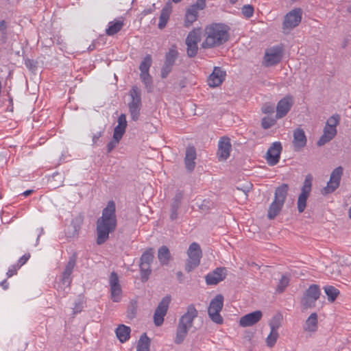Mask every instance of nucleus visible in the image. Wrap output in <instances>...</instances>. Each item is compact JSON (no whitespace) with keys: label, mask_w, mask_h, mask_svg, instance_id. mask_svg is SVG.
<instances>
[{"label":"nucleus","mask_w":351,"mask_h":351,"mask_svg":"<svg viewBox=\"0 0 351 351\" xmlns=\"http://www.w3.org/2000/svg\"><path fill=\"white\" fill-rule=\"evenodd\" d=\"M116 206L113 201L108 202L102 211V215L97 220V244L102 245L109 238V234L117 227Z\"/></svg>","instance_id":"1"},{"label":"nucleus","mask_w":351,"mask_h":351,"mask_svg":"<svg viewBox=\"0 0 351 351\" xmlns=\"http://www.w3.org/2000/svg\"><path fill=\"white\" fill-rule=\"evenodd\" d=\"M230 27L223 23H212L204 29L205 40L202 44L204 49L222 45L229 39Z\"/></svg>","instance_id":"2"},{"label":"nucleus","mask_w":351,"mask_h":351,"mask_svg":"<svg viewBox=\"0 0 351 351\" xmlns=\"http://www.w3.org/2000/svg\"><path fill=\"white\" fill-rule=\"evenodd\" d=\"M198 311L193 304L186 308V311L180 317L176 328L174 343L181 344L185 339L189 330L192 328L194 319L197 317Z\"/></svg>","instance_id":"3"},{"label":"nucleus","mask_w":351,"mask_h":351,"mask_svg":"<svg viewBox=\"0 0 351 351\" xmlns=\"http://www.w3.org/2000/svg\"><path fill=\"white\" fill-rule=\"evenodd\" d=\"M288 189L289 186L287 184H282L276 188L274 199L268 210L267 217L269 219H274L280 212L286 199Z\"/></svg>","instance_id":"4"},{"label":"nucleus","mask_w":351,"mask_h":351,"mask_svg":"<svg viewBox=\"0 0 351 351\" xmlns=\"http://www.w3.org/2000/svg\"><path fill=\"white\" fill-rule=\"evenodd\" d=\"M154 250L152 247L147 249L141 255L139 261V268L141 281H147L152 274L151 264L153 262Z\"/></svg>","instance_id":"5"},{"label":"nucleus","mask_w":351,"mask_h":351,"mask_svg":"<svg viewBox=\"0 0 351 351\" xmlns=\"http://www.w3.org/2000/svg\"><path fill=\"white\" fill-rule=\"evenodd\" d=\"M223 306V296L221 294H217L213 298L209 304L208 314L210 319L215 324H223V319L220 315V312Z\"/></svg>","instance_id":"6"},{"label":"nucleus","mask_w":351,"mask_h":351,"mask_svg":"<svg viewBox=\"0 0 351 351\" xmlns=\"http://www.w3.org/2000/svg\"><path fill=\"white\" fill-rule=\"evenodd\" d=\"M188 259L185 265V270L187 272H191L193 269L196 268L200 263L202 258V250L198 243H192L188 249Z\"/></svg>","instance_id":"7"},{"label":"nucleus","mask_w":351,"mask_h":351,"mask_svg":"<svg viewBox=\"0 0 351 351\" xmlns=\"http://www.w3.org/2000/svg\"><path fill=\"white\" fill-rule=\"evenodd\" d=\"M130 95L132 101L128 104L129 112L132 119L136 121L139 118L142 106L141 91L136 86H133Z\"/></svg>","instance_id":"8"},{"label":"nucleus","mask_w":351,"mask_h":351,"mask_svg":"<svg viewBox=\"0 0 351 351\" xmlns=\"http://www.w3.org/2000/svg\"><path fill=\"white\" fill-rule=\"evenodd\" d=\"M302 11L300 8H295L288 12L284 18L282 23L283 32L288 34L291 29L297 27L302 20Z\"/></svg>","instance_id":"9"},{"label":"nucleus","mask_w":351,"mask_h":351,"mask_svg":"<svg viewBox=\"0 0 351 351\" xmlns=\"http://www.w3.org/2000/svg\"><path fill=\"white\" fill-rule=\"evenodd\" d=\"M178 51L176 47L173 45L165 54V59L160 71V75L162 79L166 78L171 72L173 66L176 64V61L178 58Z\"/></svg>","instance_id":"10"},{"label":"nucleus","mask_w":351,"mask_h":351,"mask_svg":"<svg viewBox=\"0 0 351 351\" xmlns=\"http://www.w3.org/2000/svg\"><path fill=\"white\" fill-rule=\"evenodd\" d=\"M313 176L308 174L305 177L303 186L301 189V193L298 199V210L299 213H302L306 206V200L310 195L312 188Z\"/></svg>","instance_id":"11"},{"label":"nucleus","mask_w":351,"mask_h":351,"mask_svg":"<svg viewBox=\"0 0 351 351\" xmlns=\"http://www.w3.org/2000/svg\"><path fill=\"white\" fill-rule=\"evenodd\" d=\"M171 298L170 295L165 296L159 302L154 314V322L156 326H160L164 322V317L166 315Z\"/></svg>","instance_id":"12"},{"label":"nucleus","mask_w":351,"mask_h":351,"mask_svg":"<svg viewBox=\"0 0 351 351\" xmlns=\"http://www.w3.org/2000/svg\"><path fill=\"white\" fill-rule=\"evenodd\" d=\"M320 289L317 285H311L306 289L302 299V304L304 308L315 306V302L320 295Z\"/></svg>","instance_id":"13"},{"label":"nucleus","mask_w":351,"mask_h":351,"mask_svg":"<svg viewBox=\"0 0 351 351\" xmlns=\"http://www.w3.org/2000/svg\"><path fill=\"white\" fill-rule=\"evenodd\" d=\"M77 259V254L76 252L73 253V254L69 257V261L66 265L64 270L62 272V274L60 278V282L62 284V285H64L66 287L70 286L72 281L71 274L75 266Z\"/></svg>","instance_id":"14"},{"label":"nucleus","mask_w":351,"mask_h":351,"mask_svg":"<svg viewBox=\"0 0 351 351\" xmlns=\"http://www.w3.org/2000/svg\"><path fill=\"white\" fill-rule=\"evenodd\" d=\"M77 259V254L76 252L73 253V254L69 257V261L66 265L64 270L62 272V274L60 278V282L62 284V285H64L66 287L70 286L72 281L71 274L75 266Z\"/></svg>","instance_id":"15"},{"label":"nucleus","mask_w":351,"mask_h":351,"mask_svg":"<svg viewBox=\"0 0 351 351\" xmlns=\"http://www.w3.org/2000/svg\"><path fill=\"white\" fill-rule=\"evenodd\" d=\"M343 171V168L339 166L332 171L330 180L328 182L327 186L324 188L325 194L331 193L339 187Z\"/></svg>","instance_id":"16"},{"label":"nucleus","mask_w":351,"mask_h":351,"mask_svg":"<svg viewBox=\"0 0 351 351\" xmlns=\"http://www.w3.org/2000/svg\"><path fill=\"white\" fill-rule=\"evenodd\" d=\"M293 97L287 95L282 98L277 104L276 106V119H281L285 117L293 105Z\"/></svg>","instance_id":"17"},{"label":"nucleus","mask_w":351,"mask_h":351,"mask_svg":"<svg viewBox=\"0 0 351 351\" xmlns=\"http://www.w3.org/2000/svg\"><path fill=\"white\" fill-rule=\"evenodd\" d=\"M282 150L280 142L276 141L271 144L266 153V160L269 165H276L279 162Z\"/></svg>","instance_id":"18"},{"label":"nucleus","mask_w":351,"mask_h":351,"mask_svg":"<svg viewBox=\"0 0 351 351\" xmlns=\"http://www.w3.org/2000/svg\"><path fill=\"white\" fill-rule=\"evenodd\" d=\"M282 56L281 47L276 46L266 51L264 60L267 66H273L279 63Z\"/></svg>","instance_id":"19"},{"label":"nucleus","mask_w":351,"mask_h":351,"mask_svg":"<svg viewBox=\"0 0 351 351\" xmlns=\"http://www.w3.org/2000/svg\"><path fill=\"white\" fill-rule=\"evenodd\" d=\"M232 145L228 136L221 137L218 143L217 157L219 161H224L230 156Z\"/></svg>","instance_id":"20"},{"label":"nucleus","mask_w":351,"mask_h":351,"mask_svg":"<svg viewBox=\"0 0 351 351\" xmlns=\"http://www.w3.org/2000/svg\"><path fill=\"white\" fill-rule=\"evenodd\" d=\"M227 270L225 267H217L205 276L206 282L208 285H215L226 277Z\"/></svg>","instance_id":"21"},{"label":"nucleus","mask_w":351,"mask_h":351,"mask_svg":"<svg viewBox=\"0 0 351 351\" xmlns=\"http://www.w3.org/2000/svg\"><path fill=\"white\" fill-rule=\"evenodd\" d=\"M263 316L261 311H255L242 316L239 320V325L242 327L252 326L258 323Z\"/></svg>","instance_id":"22"},{"label":"nucleus","mask_w":351,"mask_h":351,"mask_svg":"<svg viewBox=\"0 0 351 351\" xmlns=\"http://www.w3.org/2000/svg\"><path fill=\"white\" fill-rule=\"evenodd\" d=\"M293 145L295 151H300L302 148L306 146L307 139L303 129L300 128H296L293 131Z\"/></svg>","instance_id":"23"},{"label":"nucleus","mask_w":351,"mask_h":351,"mask_svg":"<svg viewBox=\"0 0 351 351\" xmlns=\"http://www.w3.org/2000/svg\"><path fill=\"white\" fill-rule=\"evenodd\" d=\"M196 150L193 146H188L186 148L184 165L185 168L189 172H192L196 165L195 160L196 159Z\"/></svg>","instance_id":"24"},{"label":"nucleus","mask_w":351,"mask_h":351,"mask_svg":"<svg viewBox=\"0 0 351 351\" xmlns=\"http://www.w3.org/2000/svg\"><path fill=\"white\" fill-rule=\"evenodd\" d=\"M226 72L219 67H215L213 73L210 75L208 82L211 87H217L221 84L224 80Z\"/></svg>","instance_id":"25"},{"label":"nucleus","mask_w":351,"mask_h":351,"mask_svg":"<svg viewBox=\"0 0 351 351\" xmlns=\"http://www.w3.org/2000/svg\"><path fill=\"white\" fill-rule=\"evenodd\" d=\"M183 195L181 192H178L173 197L170 208V219L174 221L178 219V210L180 208Z\"/></svg>","instance_id":"26"},{"label":"nucleus","mask_w":351,"mask_h":351,"mask_svg":"<svg viewBox=\"0 0 351 351\" xmlns=\"http://www.w3.org/2000/svg\"><path fill=\"white\" fill-rule=\"evenodd\" d=\"M337 134V128H333L328 125H325L324 133L317 142V145L319 147L324 145L330 141Z\"/></svg>","instance_id":"27"},{"label":"nucleus","mask_w":351,"mask_h":351,"mask_svg":"<svg viewBox=\"0 0 351 351\" xmlns=\"http://www.w3.org/2000/svg\"><path fill=\"white\" fill-rule=\"evenodd\" d=\"M157 256L161 265H168L172 259L170 251L166 245H162L158 248Z\"/></svg>","instance_id":"28"},{"label":"nucleus","mask_w":351,"mask_h":351,"mask_svg":"<svg viewBox=\"0 0 351 351\" xmlns=\"http://www.w3.org/2000/svg\"><path fill=\"white\" fill-rule=\"evenodd\" d=\"M131 329L129 326L120 324L115 330L117 337L121 343L127 341L130 337Z\"/></svg>","instance_id":"29"},{"label":"nucleus","mask_w":351,"mask_h":351,"mask_svg":"<svg viewBox=\"0 0 351 351\" xmlns=\"http://www.w3.org/2000/svg\"><path fill=\"white\" fill-rule=\"evenodd\" d=\"M171 12V7L167 4L161 10L158 27L162 29L167 25Z\"/></svg>","instance_id":"30"},{"label":"nucleus","mask_w":351,"mask_h":351,"mask_svg":"<svg viewBox=\"0 0 351 351\" xmlns=\"http://www.w3.org/2000/svg\"><path fill=\"white\" fill-rule=\"evenodd\" d=\"M197 16L198 12L195 10V8L189 7L185 14L184 26L186 27H190L193 22L197 21Z\"/></svg>","instance_id":"31"},{"label":"nucleus","mask_w":351,"mask_h":351,"mask_svg":"<svg viewBox=\"0 0 351 351\" xmlns=\"http://www.w3.org/2000/svg\"><path fill=\"white\" fill-rule=\"evenodd\" d=\"M123 25L124 23L122 20L111 21L108 23V27L106 29V34L108 36H113L122 29Z\"/></svg>","instance_id":"32"},{"label":"nucleus","mask_w":351,"mask_h":351,"mask_svg":"<svg viewBox=\"0 0 351 351\" xmlns=\"http://www.w3.org/2000/svg\"><path fill=\"white\" fill-rule=\"evenodd\" d=\"M151 340L145 332L140 337L137 346L136 351H149Z\"/></svg>","instance_id":"33"},{"label":"nucleus","mask_w":351,"mask_h":351,"mask_svg":"<svg viewBox=\"0 0 351 351\" xmlns=\"http://www.w3.org/2000/svg\"><path fill=\"white\" fill-rule=\"evenodd\" d=\"M317 328V315L316 313H313L308 317L306 322L305 330L311 332H315Z\"/></svg>","instance_id":"34"},{"label":"nucleus","mask_w":351,"mask_h":351,"mask_svg":"<svg viewBox=\"0 0 351 351\" xmlns=\"http://www.w3.org/2000/svg\"><path fill=\"white\" fill-rule=\"evenodd\" d=\"M140 78L141 82L145 85V88H146L147 91L148 93L152 92L154 88L153 80L149 73H140Z\"/></svg>","instance_id":"35"},{"label":"nucleus","mask_w":351,"mask_h":351,"mask_svg":"<svg viewBox=\"0 0 351 351\" xmlns=\"http://www.w3.org/2000/svg\"><path fill=\"white\" fill-rule=\"evenodd\" d=\"M324 290L328 297V301L331 302H334L339 294V291L336 287L331 285L325 286Z\"/></svg>","instance_id":"36"},{"label":"nucleus","mask_w":351,"mask_h":351,"mask_svg":"<svg viewBox=\"0 0 351 351\" xmlns=\"http://www.w3.org/2000/svg\"><path fill=\"white\" fill-rule=\"evenodd\" d=\"M201 40L200 29H193L186 38L185 43L197 44Z\"/></svg>","instance_id":"37"},{"label":"nucleus","mask_w":351,"mask_h":351,"mask_svg":"<svg viewBox=\"0 0 351 351\" xmlns=\"http://www.w3.org/2000/svg\"><path fill=\"white\" fill-rule=\"evenodd\" d=\"M152 56L149 54H147L141 61L139 66V70L141 71V73H149V68L152 66Z\"/></svg>","instance_id":"38"},{"label":"nucleus","mask_w":351,"mask_h":351,"mask_svg":"<svg viewBox=\"0 0 351 351\" xmlns=\"http://www.w3.org/2000/svg\"><path fill=\"white\" fill-rule=\"evenodd\" d=\"M138 304L136 300H131L128 306L126 316L130 319H133L137 313Z\"/></svg>","instance_id":"39"},{"label":"nucleus","mask_w":351,"mask_h":351,"mask_svg":"<svg viewBox=\"0 0 351 351\" xmlns=\"http://www.w3.org/2000/svg\"><path fill=\"white\" fill-rule=\"evenodd\" d=\"M278 338V332L271 330L266 339L267 346L269 348H272L276 343Z\"/></svg>","instance_id":"40"},{"label":"nucleus","mask_w":351,"mask_h":351,"mask_svg":"<svg viewBox=\"0 0 351 351\" xmlns=\"http://www.w3.org/2000/svg\"><path fill=\"white\" fill-rule=\"evenodd\" d=\"M289 282V278L285 276L282 275L281 278L279 280L276 291L282 293L285 291V288L288 286Z\"/></svg>","instance_id":"41"},{"label":"nucleus","mask_w":351,"mask_h":351,"mask_svg":"<svg viewBox=\"0 0 351 351\" xmlns=\"http://www.w3.org/2000/svg\"><path fill=\"white\" fill-rule=\"evenodd\" d=\"M111 298L113 302H118L121 298V286L110 287Z\"/></svg>","instance_id":"42"},{"label":"nucleus","mask_w":351,"mask_h":351,"mask_svg":"<svg viewBox=\"0 0 351 351\" xmlns=\"http://www.w3.org/2000/svg\"><path fill=\"white\" fill-rule=\"evenodd\" d=\"M187 46L186 53L189 57L193 58L197 55L198 47L196 43H186Z\"/></svg>","instance_id":"43"},{"label":"nucleus","mask_w":351,"mask_h":351,"mask_svg":"<svg viewBox=\"0 0 351 351\" xmlns=\"http://www.w3.org/2000/svg\"><path fill=\"white\" fill-rule=\"evenodd\" d=\"M280 322L281 318L280 315L274 316L269 322L270 330L278 332L281 324Z\"/></svg>","instance_id":"44"},{"label":"nucleus","mask_w":351,"mask_h":351,"mask_svg":"<svg viewBox=\"0 0 351 351\" xmlns=\"http://www.w3.org/2000/svg\"><path fill=\"white\" fill-rule=\"evenodd\" d=\"M126 128L117 125L113 132V138L115 141H120L125 132Z\"/></svg>","instance_id":"45"},{"label":"nucleus","mask_w":351,"mask_h":351,"mask_svg":"<svg viewBox=\"0 0 351 351\" xmlns=\"http://www.w3.org/2000/svg\"><path fill=\"white\" fill-rule=\"evenodd\" d=\"M340 121V116L337 114H334L328 118L327 120L326 125L332 127L333 128H336L337 125H339Z\"/></svg>","instance_id":"46"},{"label":"nucleus","mask_w":351,"mask_h":351,"mask_svg":"<svg viewBox=\"0 0 351 351\" xmlns=\"http://www.w3.org/2000/svg\"><path fill=\"white\" fill-rule=\"evenodd\" d=\"M276 123V119L271 117H264L261 121V126L263 129L267 130Z\"/></svg>","instance_id":"47"},{"label":"nucleus","mask_w":351,"mask_h":351,"mask_svg":"<svg viewBox=\"0 0 351 351\" xmlns=\"http://www.w3.org/2000/svg\"><path fill=\"white\" fill-rule=\"evenodd\" d=\"M254 7L251 5H245L241 8V12L246 18H250L254 14Z\"/></svg>","instance_id":"48"},{"label":"nucleus","mask_w":351,"mask_h":351,"mask_svg":"<svg viewBox=\"0 0 351 351\" xmlns=\"http://www.w3.org/2000/svg\"><path fill=\"white\" fill-rule=\"evenodd\" d=\"M109 284H110V287L120 285L119 281V277L116 272L112 271L110 274V276L109 278Z\"/></svg>","instance_id":"49"},{"label":"nucleus","mask_w":351,"mask_h":351,"mask_svg":"<svg viewBox=\"0 0 351 351\" xmlns=\"http://www.w3.org/2000/svg\"><path fill=\"white\" fill-rule=\"evenodd\" d=\"M191 8H194L195 10L197 12L199 10H203L206 7V1L205 0H197L195 3L190 5Z\"/></svg>","instance_id":"50"},{"label":"nucleus","mask_w":351,"mask_h":351,"mask_svg":"<svg viewBox=\"0 0 351 351\" xmlns=\"http://www.w3.org/2000/svg\"><path fill=\"white\" fill-rule=\"evenodd\" d=\"M20 267L16 264L12 265V266H10L6 273L8 278H10V277L13 276L14 275L16 274L17 270Z\"/></svg>","instance_id":"51"},{"label":"nucleus","mask_w":351,"mask_h":351,"mask_svg":"<svg viewBox=\"0 0 351 351\" xmlns=\"http://www.w3.org/2000/svg\"><path fill=\"white\" fill-rule=\"evenodd\" d=\"M36 62L31 59H27L25 61V64L27 68L31 71H34L37 68Z\"/></svg>","instance_id":"52"},{"label":"nucleus","mask_w":351,"mask_h":351,"mask_svg":"<svg viewBox=\"0 0 351 351\" xmlns=\"http://www.w3.org/2000/svg\"><path fill=\"white\" fill-rule=\"evenodd\" d=\"M120 141H115V138L112 137V140H111L106 146L107 148V153H110L113 149L117 146V145L119 143Z\"/></svg>","instance_id":"53"},{"label":"nucleus","mask_w":351,"mask_h":351,"mask_svg":"<svg viewBox=\"0 0 351 351\" xmlns=\"http://www.w3.org/2000/svg\"><path fill=\"white\" fill-rule=\"evenodd\" d=\"M29 258H30V254L29 253L24 254L19 258L16 265L19 267H22L24 264L26 263V262L29 260Z\"/></svg>","instance_id":"54"},{"label":"nucleus","mask_w":351,"mask_h":351,"mask_svg":"<svg viewBox=\"0 0 351 351\" xmlns=\"http://www.w3.org/2000/svg\"><path fill=\"white\" fill-rule=\"evenodd\" d=\"M119 126H122L124 128L127 127V121H126V116L125 114H121L117 120Z\"/></svg>","instance_id":"55"},{"label":"nucleus","mask_w":351,"mask_h":351,"mask_svg":"<svg viewBox=\"0 0 351 351\" xmlns=\"http://www.w3.org/2000/svg\"><path fill=\"white\" fill-rule=\"evenodd\" d=\"M103 134H104V130L99 131L97 133L93 134V136L92 137L93 145H95L97 143V141L103 135Z\"/></svg>","instance_id":"56"},{"label":"nucleus","mask_w":351,"mask_h":351,"mask_svg":"<svg viewBox=\"0 0 351 351\" xmlns=\"http://www.w3.org/2000/svg\"><path fill=\"white\" fill-rule=\"evenodd\" d=\"M274 107L271 106H269V105H265L263 108V112L265 114H270V113L274 112Z\"/></svg>","instance_id":"57"},{"label":"nucleus","mask_w":351,"mask_h":351,"mask_svg":"<svg viewBox=\"0 0 351 351\" xmlns=\"http://www.w3.org/2000/svg\"><path fill=\"white\" fill-rule=\"evenodd\" d=\"M7 29L6 22L4 20L0 21V32H5Z\"/></svg>","instance_id":"58"},{"label":"nucleus","mask_w":351,"mask_h":351,"mask_svg":"<svg viewBox=\"0 0 351 351\" xmlns=\"http://www.w3.org/2000/svg\"><path fill=\"white\" fill-rule=\"evenodd\" d=\"M82 310V306L81 304H76L75 307L73 308V313H80Z\"/></svg>","instance_id":"59"},{"label":"nucleus","mask_w":351,"mask_h":351,"mask_svg":"<svg viewBox=\"0 0 351 351\" xmlns=\"http://www.w3.org/2000/svg\"><path fill=\"white\" fill-rule=\"evenodd\" d=\"M0 287H2L4 290H7L9 287V283L6 280H4L0 282Z\"/></svg>","instance_id":"60"},{"label":"nucleus","mask_w":351,"mask_h":351,"mask_svg":"<svg viewBox=\"0 0 351 351\" xmlns=\"http://www.w3.org/2000/svg\"><path fill=\"white\" fill-rule=\"evenodd\" d=\"M176 276H177V278L179 281V282H182L183 281V274L182 271H178L176 273Z\"/></svg>","instance_id":"61"},{"label":"nucleus","mask_w":351,"mask_h":351,"mask_svg":"<svg viewBox=\"0 0 351 351\" xmlns=\"http://www.w3.org/2000/svg\"><path fill=\"white\" fill-rule=\"evenodd\" d=\"M33 192H34L33 190H27L25 192H23L22 193V195H24L25 197H27V196L30 195Z\"/></svg>","instance_id":"62"},{"label":"nucleus","mask_w":351,"mask_h":351,"mask_svg":"<svg viewBox=\"0 0 351 351\" xmlns=\"http://www.w3.org/2000/svg\"><path fill=\"white\" fill-rule=\"evenodd\" d=\"M94 49H95V45H94V44L90 45L89 46V47L88 48V49L89 51H92V50H93Z\"/></svg>","instance_id":"63"},{"label":"nucleus","mask_w":351,"mask_h":351,"mask_svg":"<svg viewBox=\"0 0 351 351\" xmlns=\"http://www.w3.org/2000/svg\"><path fill=\"white\" fill-rule=\"evenodd\" d=\"M349 217L351 219V207L349 209Z\"/></svg>","instance_id":"64"}]
</instances>
